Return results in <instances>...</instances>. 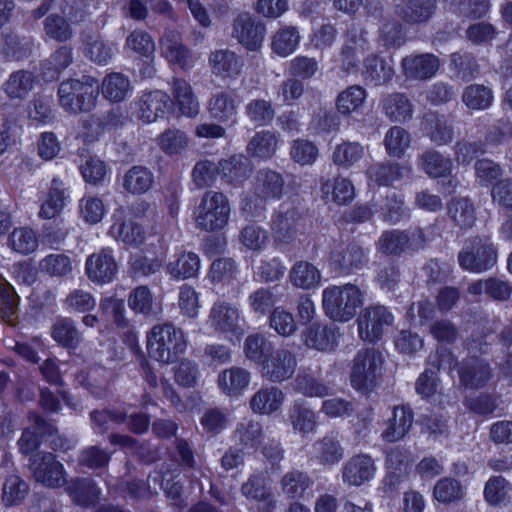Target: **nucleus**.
Listing matches in <instances>:
<instances>
[{
	"instance_id": "f257e3e1",
	"label": "nucleus",
	"mask_w": 512,
	"mask_h": 512,
	"mask_svg": "<svg viewBox=\"0 0 512 512\" xmlns=\"http://www.w3.org/2000/svg\"><path fill=\"white\" fill-rule=\"evenodd\" d=\"M363 304V292L352 283L330 285L322 291L323 311L334 322L350 321Z\"/></svg>"
},
{
	"instance_id": "f03ea898",
	"label": "nucleus",
	"mask_w": 512,
	"mask_h": 512,
	"mask_svg": "<svg viewBox=\"0 0 512 512\" xmlns=\"http://www.w3.org/2000/svg\"><path fill=\"white\" fill-rule=\"evenodd\" d=\"M99 89L98 81L88 75L66 79L58 87L59 105L72 114L89 112L96 106Z\"/></svg>"
},
{
	"instance_id": "7ed1b4c3",
	"label": "nucleus",
	"mask_w": 512,
	"mask_h": 512,
	"mask_svg": "<svg viewBox=\"0 0 512 512\" xmlns=\"http://www.w3.org/2000/svg\"><path fill=\"white\" fill-rule=\"evenodd\" d=\"M147 351L151 358L168 364L174 362L187 348L183 331L172 323L157 324L147 335Z\"/></svg>"
},
{
	"instance_id": "20e7f679",
	"label": "nucleus",
	"mask_w": 512,
	"mask_h": 512,
	"mask_svg": "<svg viewBox=\"0 0 512 512\" xmlns=\"http://www.w3.org/2000/svg\"><path fill=\"white\" fill-rule=\"evenodd\" d=\"M230 204L221 192L206 191L194 210L196 227L206 232L223 229L228 223Z\"/></svg>"
},
{
	"instance_id": "39448f33",
	"label": "nucleus",
	"mask_w": 512,
	"mask_h": 512,
	"mask_svg": "<svg viewBox=\"0 0 512 512\" xmlns=\"http://www.w3.org/2000/svg\"><path fill=\"white\" fill-rule=\"evenodd\" d=\"M383 362L381 352L374 348L358 351L353 360L350 374L352 387L361 392L371 391L381 375Z\"/></svg>"
},
{
	"instance_id": "423d86ee",
	"label": "nucleus",
	"mask_w": 512,
	"mask_h": 512,
	"mask_svg": "<svg viewBox=\"0 0 512 512\" xmlns=\"http://www.w3.org/2000/svg\"><path fill=\"white\" fill-rule=\"evenodd\" d=\"M458 262L464 270L481 273L497 262V250L488 238L473 237L466 240L458 254Z\"/></svg>"
},
{
	"instance_id": "0eeeda50",
	"label": "nucleus",
	"mask_w": 512,
	"mask_h": 512,
	"mask_svg": "<svg viewBox=\"0 0 512 512\" xmlns=\"http://www.w3.org/2000/svg\"><path fill=\"white\" fill-rule=\"evenodd\" d=\"M426 236L419 227H412L407 230H388L381 234L376 247L379 252L386 255L400 256L406 251H418L426 244Z\"/></svg>"
},
{
	"instance_id": "6e6552de",
	"label": "nucleus",
	"mask_w": 512,
	"mask_h": 512,
	"mask_svg": "<svg viewBox=\"0 0 512 512\" xmlns=\"http://www.w3.org/2000/svg\"><path fill=\"white\" fill-rule=\"evenodd\" d=\"M304 218L298 208L282 204L272 215L271 232L273 241L278 245L293 242L303 227Z\"/></svg>"
},
{
	"instance_id": "1a4fd4ad",
	"label": "nucleus",
	"mask_w": 512,
	"mask_h": 512,
	"mask_svg": "<svg viewBox=\"0 0 512 512\" xmlns=\"http://www.w3.org/2000/svg\"><path fill=\"white\" fill-rule=\"evenodd\" d=\"M393 319V315L384 306L365 308L357 318L359 337L370 343L377 342L392 325Z\"/></svg>"
},
{
	"instance_id": "9d476101",
	"label": "nucleus",
	"mask_w": 512,
	"mask_h": 512,
	"mask_svg": "<svg viewBox=\"0 0 512 512\" xmlns=\"http://www.w3.org/2000/svg\"><path fill=\"white\" fill-rule=\"evenodd\" d=\"M29 469L34 479L46 487L56 488L66 482L64 466L50 452L40 451L33 454L29 459Z\"/></svg>"
},
{
	"instance_id": "9b49d317",
	"label": "nucleus",
	"mask_w": 512,
	"mask_h": 512,
	"mask_svg": "<svg viewBox=\"0 0 512 512\" xmlns=\"http://www.w3.org/2000/svg\"><path fill=\"white\" fill-rule=\"evenodd\" d=\"M369 49L367 32L352 24L344 35L340 51L342 70L348 74L358 71L361 58Z\"/></svg>"
},
{
	"instance_id": "f8f14e48",
	"label": "nucleus",
	"mask_w": 512,
	"mask_h": 512,
	"mask_svg": "<svg viewBox=\"0 0 512 512\" xmlns=\"http://www.w3.org/2000/svg\"><path fill=\"white\" fill-rule=\"evenodd\" d=\"M368 250L361 245L339 243L330 252L331 266L340 274H351L368 264Z\"/></svg>"
},
{
	"instance_id": "ddd939ff",
	"label": "nucleus",
	"mask_w": 512,
	"mask_h": 512,
	"mask_svg": "<svg viewBox=\"0 0 512 512\" xmlns=\"http://www.w3.org/2000/svg\"><path fill=\"white\" fill-rule=\"evenodd\" d=\"M266 34L264 22L248 12L238 14L233 20L232 37L250 51L261 47Z\"/></svg>"
},
{
	"instance_id": "4468645a",
	"label": "nucleus",
	"mask_w": 512,
	"mask_h": 512,
	"mask_svg": "<svg viewBox=\"0 0 512 512\" xmlns=\"http://www.w3.org/2000/svg\"><path fill=\"white\" fill-rule=\"evenodd\" d=\"M297 360L293 352L280 348L273 351L262 365V376L273 383H280L291 378L296 370Z\"/></svg>"
},
{
	"instance_id": "2eb2a0df",
	"label": "nucleus",
	"mask_w": 512,
	"mask_h": 512,
	"mask_svg": "<svg viewBox=\"0 0 512 512\" xmlns=\"http://www.w3.org/2000/svg\"><path fill=\"white\" fill-rule=\"evenodd\" d=\"M118 272V265L109 248L88 256L85 263V273L90 281L96 284L110 283Z\"/></svg>"
},
{
	"instance_id": "dca6fc26",
	"label": "nucleus",
	"mask_w": 512,
	"mask_h": 512,
	"mask_svg": "<svg viewBox=\"0 0 512 512\" xmlns=\"http://www.w3.org/2000/svg\"><path fill=\"white\" fill-rule=\"evenodd\" d=\"M436 8L437 0H394L395 16L408 25L427 23Z\"/></svg>"
},
{
	"instance_id": "f3484780",
	"label": "nucleus",
	"mask_w": 512,
	"mask_h": 512,
	"mask_svg": "<svg viewBox=\"0 0 512 512\" xmlns=\"http://www.w3.org/2000/svg\"><path fill=\"white\" fill-rule=\"evenodd\" d=\"M453 362L452 355L446 350H442L441 352L437 351L434 356L430 355L429 364L431 367L425 369V371L419 375L415 383L416 392L423 398L432 396L437 387V372L445 368L446 364L448 368L451 369Z\"/></svg>"
},
{
	"instance_id": "a211bd4d",
	"label": "nucleus",
	"mask_w": 512,
	"mask_h": 512,
	"mask_svg": "<svg viewBox=\"0 0 512 512\" xmlns=\"http://www.w3.org/2000/svg\"><path fill=\"white\" fill-rule=\"evenodd\" d=\"M376 472L371 456L359 454L351 457L342 467V480L348 486H361L370 481Z\"/></svg>"
},
{
	"instance_id": "6ab92c4d",
	"label": "nucleus",
	"mask_w": 512,
	"mask_h": 512,
	"mask_svg": "<svg viewBox=\"0 0 512 512\" xmlns=\"http://www.w3.org/2000/svg\"><path fill=\"white\" fill-rule=\"evenodd\" d=\"M136 104L139 119L152 123L165 115L170 108L171 99L165 92L154 90L143 93Z\"/></svg>"
},
{
	"instance_id": "aec40b11",
	"label": "nucleus",
	"mask_w": 512,
	"mask_h": 512,
	"mask_svg": "<svg viewBox=\"0 0 512 512\" xmlns=\"http://www.w3.org/2000/svg\"><path fill=\"white\" fill-rule=\"evenodd\" d=\"M401 67L407 78L427 80L436 74L440 67V61L431 53L409 55L402 59Z\"/></svg>"
},
{
	"instance_id": "412c9836",
	"label": "nucleus",
	"mask_w": 512,
	"mask_h": 512,
	"mask_svg": "<svg viewBox=\"0 0 512 512\" xmlns=\"http://www.w3.org/2000/svg\"><path fill=\"white\" fill-rule=\"evenodd\" d=\"M284 186L285 181L280 173L261 169L255 175L253 192L260 200H278L284 193Z\"/></svg>"
},
{
	"instance_id": "4be33fe9",
	"label": "nucleus",
	"mask_w": 512,
	"mask_h": 512,
	"mask_svg": "<svg viewBox=\"0 0 512 512\" xmlns=\"http://www.w3.org/2000/svg\"><path fill=\"white\" fill-rule=\"evenodd\" d=\"M211 327L221 333H237L241 330L239 309L225 301L216 302L209 313Z\"/></svg>"
},
{
	"instance_id": "5701e85b",
	"label": "nucleus",
	"mask_w": 512,
	"mask_h": 512,
	"mask_svg": "<svg viewBox=\"0 0 512 512\" xmlns=\"http://www.w3.org/2000/svg\"><path fill=\"white\" fill-rule=\"evenodd\" d=\"M162 56L170 63L177 64L181 68L191 66L192 55L190 50L183 44L179 32L167 30L160 40Z\"/></svg>"
},
{
	"instance_id": "b1692460",
	"label": "nucleus",
	"mask_w": 512,
	"mask_h": 512,
	"mask_svg": "<svg viewBox=\"0 0 512 512\" xmlns=\"http://www.w3.org/2000/svg\"><path fill=\"white\" fill-rule=\"evenodd\" d=\"M72 501L82 507L95 505L101 496V490L92 478L76 477L65 488Z\"/></svg>"
},
{
	"instance_id": "393cba45",
	"label": "nucleus",
	"mask_w": 512,
	"mask_h": 512,
	"mask_svg": "<svg viewBox=\"0 0 512 512\" xmlns=\"http://www.w3.org/2000/svg\"><path fill=\"white\" fill-rule=\"evenodd\" d=\"M237 109V96L226 91L213 93L207 104L210 117L221 123L235 122Z\"/></svg>"
},
{
	"instance_id": "a878e982",
	"label": "nucleus",
	"mask_w": 512,
	"mask_h": 512,
	"mask_svg": "<svg viewBox=\"0 0 512 512\" xmlns=\"http://www.w3.org/2000/svg\"><path fill=\"white\" fill-rule=\"evenodd\" d=\"M284 398V393L280 388L263 386L253 394L249 405L256 414L270 415L281 408Z\"/></svg>"
},
{
	"instance_id": "bb28decb",
	"label": "nucleus",
	"mask_w": 512,
	"mask_h": 512,
	"mask_svg": "<svg viewBox=\"0 0 512 512\" xmlns=\"http://www.w3.org/2000/svg\"><path fill=\"white\" fill-rule=\"evenodd\" d=\"M458 373L462 384L472 389L485 386L491 378L489 365L478 358H470L462 362Z\"/></svg>"
},
{
	"instance_id": "cd10ccee",
	"label": "nucleus",
	"mask_w": 512,
	"mask_h": 512,
	"mask_svg": "<svg viewBox=\"0 0 512 512\" xmlns=\"http://www.w3.org/2000/svg\"><path fill=\"white\" fill-rule=\"evenodd\" d=\"M305 344L318 351H331L337 345L338 329L313 323L303 333Z\"/></svg>"
},
{
	"instance_id": "c85d7f7f",
	"label": "nucleus",
	"mask_w": 512,
	"mask_h": 512,
	"mask_svg": "<svg viewBox=\"0 0 512 512\" xmlns=\"http://www.w3.org/2000/svg\"><path fill=\"white\" fill-rule=\"evenodd\" d=\"M414 415L407 406H396L392 417L387 421V428L382 432L383 440L396 442L405 437L413 424Z\"/></svg>"
},
{
	"instance_id": "c756f323",
	"label": "nucleus",
	"mask_w": 512,
	"mask_h": 512,
	"mask_svg": "<svg viewBox=\"0 0 512 512\" xmlns=\"http://www.w3.org/2000/svg\"><path fill=\"white\" fill-rule=\"evenodd\" d=\"M252 165L244 155H234L219 161V175L225 183L239 185L251 174Z\"/></svg>"
},
{
	"instance_id": "7c9ffc66",
	"label": "nucleus",
	"mask_w": 512,
	"mask_h": 512,
	"mask_svg": "<svg viewBox=\"0 0 512 512\" xmlns=\"http://www.w3.org/2000/svg\"><path fill=\"white\" fill-rule=\"evenodd\" d=\"M209 65L214 74L222 78H235L241 72V59L229 49H219L210 53Z\"/></svg>"
},
{
	"instance_id": "2f4dec72",
	"label": "nucleus",
	"mask_w": 512,
	"mask_h": 512,
	"mask_svg": "<svg viewBox=\"0 0 512 512\" xmlns=\"http://www.w3.org/2000/svg\"><path fill=\"white\" fill-rule=\"evenodd\" d=\"M344 456V448L340 441L331 435H326L312 445L311 458L319 464L327 466L338 463Z\"/></svg>"
},
{
	"instance_id": "473e14b6",
	"label": "nucleus",
	"mask_w": 512,
	"mask_h": 512,
	"mask_svg": "<svg viewBox=\"0 0 512 512\" xmlns=\"http://www.w3.org/2000/svg\"><path fill=\"white\" fill-rule=\"evenodd\" d=\"M294 389L305 397L323 398L334 394V387L315 377L310 370H302L294 380Z\"/></svg>"
},
{
	"instance_id": "72a5a7b5",
	"label": "nucleus",
	"mask_w": 512,
	"mask_h": 512,
	"mask_svg": "<svg viewBox=\"0 0 512 512\" xmlns=\"http://www.w3.org/2000/svg\"><path fill=\"white\" fill-rule=\"evenodd\" d=\"M250 382V372L242 367H231L218 376L220 390L228 396H238Z\"/></svg>"
},
{
	"instance_id": "f704fd0d",
	"label": "nucleus",
	"mask_w": 512,
	"mask_h": 512,
	"mask_svg": "<svg viewBox=\"0 0 512 512\" xmlns=\"http://www.w3.org/2000/svg\"><path fill=\"white\" fill-rule=\"evenodd\" d=\"M200 269V258L193 252H181L174 256L166 265L167 273L175 279H189L197 275Z\"/></svg>"
},
{
	"instance_id": "c9c22d12",
	"label": "nucleus",
	"mask_w": 512,
	"mask_h": 512,
	"mask_svg": "<svg viewBox=\"0 0 512 512\" xmlns=\"http://www.w3.org/2000/svg\"><path fill=\"white\" fill-rule=\"evenodd\" d=\"M35 82L36 77L32 72L18 70L10 74L2 88L10 99L22 100L32 91Z\"/></svg>"
},
{
	"instance_id": "e433bc0d",
	"label": "nucleus",
	"mask_w": 512,
	"mask_h": 512,
	"mask_svg": "<svg viewBox=\"0 0 512 512\" xmlns=\"http://www.w3.org/2000/svg\"><path fill=\"white\" fill-rule=\"evenodd\" d=\"M242 494L256 502H263L266 512L274 508L273 494L261 474L251 475L241 486Z\"/></svg>"
},
{
	"instance_id": "4c0bfd02",
	"label": "nucleus",
	"mask_w": 512,
	"mask_h": 512,
	"mask_svg": "<svg viewBox=\"0 0 512 512\" xmlns=\"http://www.w3.org/2000/svg\"><path fill=\"white\" fill-rule=\"evenodd\" d=\"M172 94L183 115L194 117L199 113V102L190 84L186 80L174 78L172 82Z\"/></svg>"
},
{
	"instance_id": "58836bf2",
	"label": "nucleus",
	"mask_w": 512,
	"mask_h": 512,
	"mask_svg": "<svg viewBox=\"0 0 512 512\" xmlns=\"http://www.w3.org/2000/svg\"><path fill=\"white\" fill-rule=\"evenodd\" d=\"M385 115L394 122H405L412 117V104L402 93H392L381 100Z\"/></svg>"
},
{
	"instance_id": "ea45409f",
	"label": "nucleus",
	"mask_w": 512,
	"mask_h": 512,
	"mask_svg": "<svg viewBox=\"0 0 512 512\" xmlns=\"http://www.w3.org/2000/svg\"><path fill=\"white\" fill-rule=\"evenodd\" d=\"M420 168L432 178L445 177L451 173L453 163L436 150H426L418 157Z\"/></svg>"
},
{
	"instance_id": "a19ab883",
	"label": "nucleus",
	"mask_w": 512,
	"mask_h": 512,
	"mask_svg": "<svg viewBox=\"0 0 512 512\" xmlns=\"http://www.w3.org/2000/svg\"><path fill=\"white\" fill-rule=\"evenodd\" d=\"M73 62L72 48L61 46L55 50L41 65L42 75L45 80L52 81Z\"/></svg>"
},
{
	"instance_id": "79ce46f5",
	"label": "nucleus",
	"mask_w": 512,
	"mask_h": 512,
	"mask_svg": "<svg viewBox=\"0 0 512 512\" xmlns=\"http://www.w3.org/2000/svg\"><path fill=\"white\" fill-rule=\"evenodd\" d=\"M410 168L402 166L398 163L384 162L376 163L368 169V175L371 180L378 185L388 186L395 181L402 179L410 173Z\"/></svg>"
},
{
	"instance_id": "37998d69",
	"label": "nucleus",
	"mask_w": 512,
	"mask_h": 512,
	"mask_svg": "<svg viewBox=\"0 0 512 512\" xmlns=\"http://www.w3.org/2000/svg\"><path fill=\"white\" fill-rule=\"evenodd\" d=\"M448 215L461 229L472 228L476 221L473 203L468 198H453L447 204Z\"/></svg>"
},
{
	"instance_id": "c03bdc74",
	"label": "nucleus",
	"mask_w": 512,
	"mask_h": 512,
	"mask_svg": "<svg viewBox=\"0 0 512 512\" xmlns=\"http://www.w3.org/2000/svg\"><path fill=\"white\" fill-rule=\"evenodd\" d=\"M101 88L104 98L111 102H121L131 92V83L124 74L113 72L103 78Z\"/></svg>"
},
{
	"instance_id": "a18cd8bd",
	"label": "nucleus",
	"mask_w": 512,
	"mask_h": 512,
	"mask_svg": "<svg viewBox=\"0 0 512 512\" xmlns=\"http://www.w3.org/2000/svg\"><path fill=\"white\" fill-rule=\"evenodd\" d=\"M53 339L63 347L73 348L79 346L82 341L81 332L73 319L64 317L55 321L52 326Z\"/></svg>"
},
{
	"instance_id": "49530a36",
	"label": "nucleus",
	"mask_w": 512,
	"mask_h": 512,
	"mask_svg": "<svg viewBox=\"0 0 512 512\" xmlns=\"http://www.w3.org/2000/svg\"><path fill=\"white\" fill-rule=\"evenodd\" d=\"M289 279L297 288L311 289L320 283L321 274L313 264L307 261H298L291 268Z\"/></svg>"
},
{
	"instance_id": "de8ad7c7",
	"label": "nucleus",
	"mask_w": 512,
	"mask_h": 512,
	"mask_svg": "<svg viewBox=\"0 0 512 512\" xmlns=\"http://www.w3.org/2000/svg\"><path fill=\"white\" fill-rule=\"evenodd\" d=\"M289 420L293 429L302 436L308 435L317 425L315 412L302 401H294L289 410Z\"/></svg>"
},
{
	"instance_id": "09e8293b",
	"label": "nucleus",
	"mask_w": 512,
	"mask_h": 512,
	"mask_svg": "<svg viewBox=\"0 0 512 512\" xmlns=\"http://www.w3.org/2000/svg\"><path fill=\"white\" fill-rule=\"evenodd\" d=\"M363 75L366 80L374 85H381L389 82L394 74L392 66L376 55H370L363 62Z\"/></svg>"
},
{
	"instance_id": "8fccbe9b",
	"label": "nucleus",
	"mask_w": 512,
	"mask_h": 512,
	"mask_svg": "<svg viewBox=\"0 0 512 512\" xmlns=\"http://www.w3.org/2000/svg\"><path fill=\"white\" fill-rule=\"evenodd\" d=\"M300 34L296 27L285 26L280 28L272 37L271 49L281 57H287L298 47Z\"/></svg>"
},
{
	"instance_id": "3c124183",
	"label": "nucleus",
	"mask_w": 512,
	"mask_h": 512,
	"mask_svg": "<svg viewBox=\"0 0 512 512\" xmlns=\"http://www.w3.org/2000/svg\"><path fill=\"white\" fill-rule=\"evenodd\" d=\"M154 182L153 174L143 166H133L124 175L123 187L132 194H142L148 191Z\"/></svg>"
},
{
	"instance_id": "603ef678",
	"label": "nucleus",
	"mask_w": 512,
	"mask_h": 512,
	"mask_svg": "<svg viewBox=\"0 0 512 512\" xmlns=\"http://www.w3.org/2000/svg\"><path fill=\"white\" fill-rule=\"evenodd\" d=\"M433 496L443 504L456 503L465 497V489L460 481L451 477H443L435 483Z\"/></svg>"
},
{
	"instance_id": "864d4df0",
	"label": "nucleus",
	"mask_w": 512,
	"mask_h": 512,
	"mask_svg": "<svg viewBox=\"0 0 512 512\" xmlns=\"http://www.w3.org/2000/svg\"><path fill=\"white\" fill-rule=\"evenodd\" d=\"M313 484L309 475L300 470L287 472L281 479L282 491L289 498H301Z\"/></svg>"
},
{
	"instance_id": "5fc2aeb1",
	"label": "nucleus",
	"mask_w": 512,
	"mask_h": 512,
	"mask_svg": "<svg viewBox=\"0 0 512 512\" xmlns=\"http://www.w3.org/2000/svg\"><path fill=\"white\" fill-rule=\"evenodd\" d=\"M277 142L276 135L273 132H257L247 144V153L253 157L268 159L274 155Z\"/></svg>"
},
{
	"instance_id": "6e6d98bb",
	"label": "nucleus",
	"mask_w": 512,
	"mask_h": 512,
	"mask_svg": "<svg viewBox=\"0 0 512 512\" xmlns=\"http://www.w3.org/2000/svg\"><path fill=\"white\" fill-rule=\"evenodd\" d=\"M110 234L118 241L128 246H139L145 240L142 227L132 221L115 222L110 228Z\"/></svg>"
},
{
	"instance_id": "4d7b16f0",
	"label": "nucleus",
	"mask_w": 512,
	"mask_h": 512,
	"mask_svg": "<svg viewBox=\"0 0 512 512\" xmlns=\"http://www.w3.org/2000/svg\"><path fill=\"white\" fill-rule=\"evenodd\" d=\"M493 91L491 88L480 85L471 84L467 86L462 94L463 103L473 110H485L493 103Z\"/></svg>"
},
{
	"instance_id": "13d9d810",
	"label": "nucleus",
	"mask_w": 512,
	"mask_h": 512,
	"mask_svg": "<svg viewBox=\"0 0 512 512\" xmlns=\"http://www.w3.org/2000/svg\"><path fill=\"white\" fill-rule=\"evenodd\" d=\"M2 51L10 58L20 60L27 58L33 49V41L31 38H20L13 32H5L2 34Z\"/></svg>"
},
{
	"instance_id": "bf43d9fd",
	"label": "nucleus",
	"mask_w": 512,
	"mask_h": 512,
	"mask_svg": "<svg viewBox=\"0 0 512 512\" xmlns=\"http://www.w3.org/2000/svg\"><path fill=\"white\" fill-rule=\"evenodd\" d=\"M72 23L61 14L52 13L44 20L45 35L57 42H66L73 36Z\"/></svg>"
},
{
	"instance_id": "052dcab7",
	"label": "nucleus",
	"mask_w": 512,
	"mask_h": 512,
	"mask_svg": "<svg viewBox=\"0 0 512 512\" xmlns=\"http://www.w3.org/2000/svg\"><path fill=\"white\" fill-rule=\"evenodd\" d=\"M323 194H331L332 200L339 205L350 203L355 196V189L352 182L347 178H334L322 184Z\"/></svg>"
},
{
	"instance_id": "680f3d73",
	"label": "nucleus",
	"mask_w": 512,
	"mask_h": 512,
	"mask_svg": "<svg viewBox=\"0 0 512 512\" xmlns=\"http://www.w3.org/2000/svg\"><path fill=\"white\" fill-rule=\"evenodd\" d=\"M244 353L249 360L263 365L273 353V345L264 335L252 334L245 339Z\"/></svg>"
},
{
	"instance_id": "e2e57ef3",
	"label": "nucleus",
	"mask_w": 512,
	"mask_h": 512,
	"mask_svg": "<svg viewBox=\"0 0 512 512\" xmlns=\"http://www.w3.org/2000/svg\"><path fill=\"white\" fill-rule=\"evenodd\" d=\"M59 179L54 178L49 189L48 198L41 205L39 216L43 219L56 217L64 207V189Z\"/></svg>"
},
{
	"instance_id": "0e129e2a",
	"label": "nucleus",
	"mask_w": 512,
	"mask_h": 512,
	"mask_svg": "<svg viewBox=\"0 0 512 512\" xmlns=\"http://www.w3.org/2000/svg\"><path fill=\"white\" fill-rule=\"evenodd\" d=\"M277 287H260L250 293L248 304L250 309L257 315L264 316L278 302L276 295Z\"/></svg>"
},
{
	"instance_id": "69168bd1",
	"label": "nucleus",
	"mask_w": 512,
	"mask_h": 512,
	"mask_svg": "<svg viewBox=\"0 0 512 512\" xmlns=\"http://www.w3.org/2000/svg\"><path fill=\"white\" fill-rule=\"evenodd\" d=\"M248 119L256 126H266L274 118L275 110L272 102L265 99H252L244 108Z\"/></svg>"
},
{
	"instance_id": "338daca9",
	"label": "nucleus",
	"mask_w": 512,
	"mask_h": 512,
	"mask_svg": "<svg viewBox=\"0 0 512 512\" xmlns=\"http://www.w3.org/2000/svg\"><path fill=\"white\" fill-rule=\"evenodd\" d=\"M28 490V484L20 476L10 475L3 483L2 500L6 506L18 505L25 499Z\"/></svg>"
},
{
	"instance_id": "774afa93",
	"label": "nucleus",
	"mask_w": 512,
	"mask_h": 512,
	"mask_svg": "<svg viewBox=\"0 0 512 512\" xmlns=\"http://www.w3.org/2000/svg\"><path fill=\"white\" fill-rule=\"evenodd\" d=\"M366 98V91L358 85L348 87L336 99L337 111L343 115L357 111Z\"/></svg>"
}]
</instances>
